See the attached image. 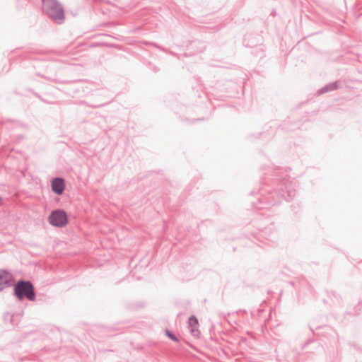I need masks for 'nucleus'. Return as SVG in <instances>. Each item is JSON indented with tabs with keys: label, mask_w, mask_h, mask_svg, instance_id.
Returning <instances> with one entry per match:
<instances>
[{
	"label": "nucleus",
	"mask_w": 362,
	"mask_h": 362,
	"mask_svg": "<svg viewBox=\"0 0 362 362\" xmlns=\"http://www.w3.org/2000/svg\"><path fill=\"white\" fill-rule=\"evenodd\" d=\"M14 293L20 300L25 297L30 300H34L35 298L33 286L28 281L18 282L14 288Z\"/></svg>",
	"instance_id": "f257e3e1"
},
{
	"label": "nucleus",
	"mask_w": 362,
	"mask_h": 362,
	"mask_svg": "<svg viewBox=\"0 0 362 362\" xmlns=\"http://www.w3.org/2000/svg\"><path fill=\"white\" fill-rule=\"evenodd\" d=\"M42 1L44 7L52 18L59 21L64 19V11L56 0H42Z\"/></svg>",
	"instance_id": "f03ea898"
},
{
	"label": "nucleus",
	"mask_w": 362,
	"mask_h": 362,
	"mask_svg": "<svg viewBox=\"0 0 362 362\" xmlns=\"http://www.w3.org/2000/svg\"><path fill=\"white\" fill-rule=\"evenodd\" d=\"M49 223L54 226L62 228L68 223V216L64 210L53 211L48 217Z\"/></svg>",
	"instance_id": "7ed1b4c3"
},
{
	"label": "nucleus",
	"mask_w": 362,
	"mask_h": 362,
	"mask_svg": "<svg viewBox=\"0 0 362 362\" xmlns=\"http://www.w3.org/2000/svg\"><path fill=\"white\" fill-rule=\"evenodd\" d=\"M13 282L12 275L7 271L0 269V291L8 286Z\"/></svg>",
	"instance_id": "20e7f679"
},
{
	"label": "nucleus",
	"mask_w": 362,
	"mask_h": 362,
	"mask_svg": "<svg viewBox=\"0 0 362 362\" xmlns=\"http://www.w3.org/2000/svg\"><path fill=\"white\" fill-rule=\"evenodd\" d=\"M52 190L57 194H61L64 190V182L62 179L57 178L52 181Z\"/></svg>",
	"instance_id": "39448f33"
},
{
	"label": "nucleus",
	"mask_w": 362,
	"mask_h": 362,
	"mask_svg": "<svg viewBox=\"0 0 362 362\" xmlns=\"http://www.w3.org/2000/svg\"><path fill=\"white\" fill-rule=\"evenodd\" d=\"M189 325L191 329V332L194 334H197L199 333V322L198 320L194 316H191L189 318Z\"/></svg>",
	"instance_id": "423d86ee"
},
{
	"label": "nucleus",
	"mask_w": 362,
	"mask_h": 362,
	"mask_svg": "<svg viewBox=\"0 0 362 362\" xmlns=\"http://www.w3.org/2000/svg\"><path fill=\"white\" fill-rule=\"evenodd\" d=\"M165 332L166 336L168 337L170 339L175 341H177V339L176 338V337L173 334H172L169 330L166 329Z\"/></svg>",
	"instance_id": "0eeeda50"
}]
</instances>
